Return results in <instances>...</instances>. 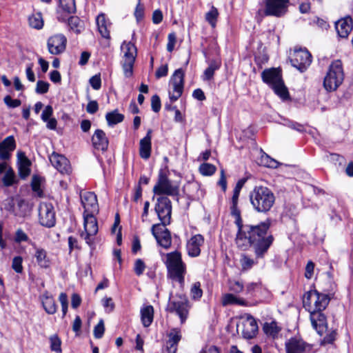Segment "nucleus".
<instances>
[{"mask_svg":"<svg viewBox=\"0 0 353 353\" xmlns=\"http://www.w3.org/2000/svg\"><path fill=\"white\" fill-rule=\"evenodd\" d=\"M50 84L43 81H38L37 83V86L35 91L38 94H45L48 92L49 90Z\"/></svg>","mask_w":353,"mask_h":353,"instance_id":"obj_54","label":"nucleus"},{"mask_svg":"<svg viewBox=\"0 0 353 353\" xmlns=\"http://www.w3.org/2000/svg\"><path fill=\"white\" fill-rule=\"evenodd\" d=\"M35 257L39 265L43 268H48L50 267V261L47 256V252L45 250L38 248L35 252Z\"/></svg>","mask_w":353,"mask_h":353,"instance_id":"obj_35","label":"nucleus"},{"mask_svg":"<svg viewBox=\"0 0 353 353\" xmlns=\"http://www.w3.org/2000/svg\"><path fill=\"white\" fill-rule=\"evenodd\" d=\"M167 309L170 312H175L181 319L183 323L187 319L188 314V301L185 295L176 294L170 297Z\"/></svg>","mask_w":353,"mask_h":353,"instance_id":"obj_10","label":"nucleus"},{"mask_svg":"<svg viewBox=\"0 0 353 353\" xmlns=\"http://www.w3.org/2000/svg\"><path fill=\"white\" fill-rule=\"evenodd\" d=\"M52 165L61 174H70L71 167L69 161L63 155L52 153L50 157Z\"/></svg>","mask_w":353,"mask_h":353,"instance_id":"obj_21","label":"nucleus"},{"mask_svg":"<svg viewBox=\"0 0 353 353\" xmlns=\"http://www.w3.org/2000/svg\"><path fill=\"white\" fill-rule=\"evenodd\" d=\"M184 86V72L181 68L175 70L170 81L169 97L176 101L182 95Z\"/></svg>","mask_w":353,"mask_h":353,"instance_id":"obj_12","label":"nucleus"},{"mask_svg":"<svg viewBox=\"0 0 353 353\" xmlns=\"http://www.w3.org/2000/svg\"><path fill=\"white\" fill-rule=\"evenodd\" d=\"M323 311L310 312V321L314 329L319 335H323L327 330V322Z\"/></svg>","mask_w":353,"mask_h":353,"instance_id":"obj_22","label":"nucleus"},{"mask_svg":"<svg viewBox=\"0 0 353 353\" xmlns=\"http://www.w3.org/2000/svg\"><path fill=\"white\" fill-rule=\"evenodd\" d=\"M190 293L192 299L199 300L203 295V290L201 288L200 282H195L192 284Z\"/></svg>","mask_w":353,"mask_h":353,"instance_id":"obj_44","label":"nucleus"},{"mask_svg":"<svg viewBox=\"0 0 353 353\" xmlns=\"http://www.w3.org/2000/svg\"><path fill=\"white\" fill-rule=\"evenodd\" d=\"M243 325L242 334L245 339H251L256 335L259 327L256 320L252 316H248Z\"/></svg>","mask_w":353,"mask_h":353,"instance_id":"obj_25","label":"nucleus"},{"mask_svg":"<svg viewBox=\"0 0 353 353\" xmlns=\"http://www.w3.org/2000/svg\"><path fill=\"white\" fill-rule=\"evenodd\" d=\"M231 214L235 218L234 223L238 228L235 238L237 247L246 250L252 246L256 257H263L274 240L273 236L268 232L270 225V222H263L256 225L244 224L237 204H232Z\"/></svg>","mask_w":353,"mask_h":353,"instance_id":"obj_1","label":"nucleus"},{"mask_svg":"<svg viewBox=\"0 0 353 353\" xmlns=\"http://www.w3.org/2000/svg\"><path fill=\"white\" fill-rule=\"evenodd\" d=\"M218 16V10L214 6H212L211 9L205 14V20L212 28H214L216 26Z\"/></svg>","mask_w":353,"mask_h":353,"instance_id":"obj_40","label":"nucleus"},{"mask_svg":"<svg viewBox=\"0 0 353 353\" xmlns=\"http://www.w3.org/2000/svg\"><path fill=\"white\" fill-rule=\"evenodd\" d=\"M81 204L84 208L83 214H94L99 211V205L96 194L92 192H85L81 194Z\"/></svg>","mask_w":353,"mask_h":353,"instance_id":"obj_19","label":"nucleus"},{"mask_svg":"<svg viewBox=\"0 0 353 353\" xmlns=\"http://www.w3.org/2000/svg\"><path fill=\"white\" fill-rule=\"evenodd\" d=\"M229 290L234 293H240L243 290V284L239 281H230L229 282Z\"/></svg>","mask_w":353,"mask_h":353,"instance_id":"obj_49","label":"nucleus"},{"mask_svg":"<svg viewBox=\"0 0 353 353\" xmlns=\"http://www.w3.org/2000/svg\"><path fill=\"white\" fill-rule=\"evenodd\" d=\"M105 327L103 319H101L94 328V336L96 339H101L104 334Z\"/></svg>","mask_w":353,"mask_h":353,"instance_id":"obj_50","label":"nucleus"},{"mask_svg":"<svg viewBox=\"0 0 353 353\" xmlns=\"http://www.w3.org/2000/svg\"><path fill=\"white\" fill-rule=\"evenodd\" d=\"M167 50L170 52L174 50L176 42V37L174 32L170 33L168 37Z\"/></svg>","mask_w":353,"mask_h":353,"instance_id":"obj_56","label":"nucleus"},{"mask_svg":"<svg viewBox=\"0 0 353 353\" xmlns=\"http://www.w3.org/2000/svg\"><path fill=\"white\" fill-rule=\"evenodd\" d=\"M152 133V130L149 129L146 135L139 142V155L145 160L148 159L151 155Z\"/></svg>","mask_w":353,"mask_h":353,"instance_id":"obj_24","label":"nucleus"},{"mask_svg":"<svg viewBox=\"0 0 353 353\" xmlns=\"http://www.w3.org/2000/svg\"><path fill=\"white\" fill-rule=\"evenodd\" d=\"M90 83L94 90H98L101 86L100 74H96L90 79Z\"/></svg>","mask_w":353,"mask_h":353,"instance_id":"obj_57","label":"nucleus"},{"mask_svg":"<svg viewBox=\"0 0 353 353\" xmlns=\"http://www.w3.org/2000/svg\"><path fill=\"white\" fill-rule=\"evenodd\" d=\"M145 269V265L143 261L141 259H138L134 262V270L137 276L143 274Z\"/></svg>","mask_w":353,"mask_h":353,"instance_id":"obj_53","label":"nucleus"},{"mask_svg":"<svg viewBox=\"0 0 353 353\" xmlns=\"http://www.w3.org/2000/svg\"><path fill=\"white\" fill-rule=\"evenodd\" d=\"M181 339V331L174 328L170 330L168 334V340L167 341L168 353H176L177 350L178 343Z\"/></svg>","mask_w":353,"mask_h":353,"instance_id":"obj_28","label":"nucleus"},{"mask_svg":"<svg viewBox=\"0 0 353 353\" xmlns=\"http://www.w3.org/2000/svg\"><path fill=\"white\" fill-rule=\"evenodd\" d=\"M16 148V142L13 136L7 137L2 142H0V159L8 160L11 157V153Z\"/></svg>","mask_w":353,"mask_h":353,"instance_id":"obj_23","label":"nucleus"},{"mask_svg":"<svg viewBox=\"0 0 353 353\" xmlns=\"http://www.w3.org/2000/svg\"><path fill=\"white\" fill-rule=\"evenodd\" d=\"M314 270V263L310 261L307 262L305 267V276L307 279H310L313 276Z\"/></svg>","mask_w":353,"mask_h":353,"instance_id":"obj_60","label":"nucleus"},{"mask_svg":"<svg viewBox=\"0 0 353 353\" xmlns=\"http://www.w3.org/2000/svg\"><path fill=\"white\" fill-rule=\"evenodd\" d=\"M240 263L243 270H248L252 268L255 261L245 254H243L240 259Z\"/></svg>","mask_w":353,"mask_h":353,"instance_id":"obj_45","label":"nucleus"},{"mask_svg":"<svg viewBox=\"0 0 353 353\" xmlns=\"http://www.w3.org/2000/svg\"><path fill=\"white\" fill-rule=\"evenodd\" d=\"M103 305L105 308L106 311L110 312H112L114 307V304L112 302L111 298H105L102 300Z\"/></svg>","mask_w":353,"mask_h":353,"instance_id":"obj_64","label":"nucleus"},{"mask_svg":"<svg viewBox=\"0 0 353 353\" xmlns=\"http://www.w3.org/2000/svg\"><path fill=\"white\" fill-rule=\"evenodd\" d=\"M168 65H161L156 71L155 76L159 79L163 77H165L168 74Z\"/></svg>","mask_w":353,"mask_h":353,"instance_id":"obj_63","label":"nucleus"},{"mask_svg":"<svg viewBox=\"0 0 353 353\" xmlns=\"http://www.w3.org/2000/svg\"><path fill=\"white\" fill-rule=\"evenodd\" d=\"M39 221L41 225L52 228L56 223L54 206L51 203L41 202L39 206Z\"/></svg>","mask_w":353,"mask_h":353,"instance_id":"obj_13","label":"nucleus"},{"mask_svg":"<svg viewBox=\"0 0 353 353\" xmlns=\"http://www.w3.org/2000/svg\"><path fill=\"white\" fill-rule=\"evenodd\" d=\"M261 78L264 83L269 85L274 91L275 94L283 99L289 97L288 88L284 85L281 71L276 68H270L263 70L261 73Z\"/></svg>","mask_w":353,"mask_h":353,"instance_id":"obj_5","label":"nucleus"},{"mask_svg":"<svg viewBox=\"0 0 353 353\" xmlns=\"http://www.w3.org/2000/svg\"><path fill=\"white\" fill-rule=\"evenodd\" d=\"M41 300L45 311L49 314H54L57 310V305L53 297L48 292L41 296Z\"/></svg>","mask_w":353,"mask_h":353,"instance_id":"obj_32","label":"nucleus"},{"mask_svg":"<svg viewBox=\"0 0 353 353\" xmlns=\"http://www.w3.org/2000/svg\"><path fill=\"white\" fill-rule=\"evenodd\" d=\"M168 225L154 224L152 226V234L156 239L157 243L163 248L168 249L172 244L170 232L165 227Z\"/></svg>","mask_w":353,"mask_h":353,"instance_id":"obj_16","label":"nucleus"},{"mask_svg":"<svg viewBox=\"0 0 353 353\" xmlns=\"http://www.w3.org/2000/svg\"><path fill=\"white\" fill-rule=\"evenodd\" d=\"M99 110V105L97 101H90L86 107V111L90 114H94Z\"/></svg>","mask_w":353,"mask_h":353,"instance_id":"obj_61","label":"nucleus"},{"mask_svg":"<svg viewBox=\"0 0 353 353\" xmlns=\"http://www.w3.org/2000/svg\"><path fill=\"white\" fill-rule=\"evenodd\" d=\"M155 212L161 221L160 224L170 225L172 216V203L169 198L161 196L157 198L154 207Z\"/></svg>","mask_w":353,"mask_h":353,"instance_id":"obj_11","label":"nucleus"},{"mask_svg":"<svg viewBox=\"0 0 353 353\" xmlns=\"http://www.w3.org/2000/svg\"><path fill=\"white\" fill-rule=\"evenodd\" d=\"M22 262L23 259L21 256H17L13 258L12 263V268L17 273H21L23 272Z\"/></svg>","mask_w":353,"mask_h":353,"instance_id":"obj_48","label":"nucleus"},{"mask_svg":"<svg viewBox=\"0 0 353 353\" xmlns=\"http://www.w3.org/2000/svg\"><path fill=\"white\" fill-rule=\"evenodd\" d=\"M29 26L37 30H41L43 27V19L41 12L33 13L28 17Z\"/></svg>","mask_w":353,"mask_h":353,"instance_id":"obj_36","label":"nucleus"},{"mask_svg":"<svg viewBox=\"0 0 353 353\" xmlns=\"http://www.w3.org/2000/svg\"><path fill=\"white\" fill-rule=\"evenodd\" d=\"M68 26L71 30L79 34L84 29V23L78 17L72 16L68 19Z\"/></svg>","mask_w":353,"mask_h":353,"instance_id":"obj_37","label":"nucleus"},{"mask_svg":"<svg viewBox=\"0 0 353 353\" xmlns=\"http://www.w3.org/2000/svg\"><path fill=\"white\" fill-rule=\"evenodd\" d=\"M221 303L224 306L228 305H245V301L237 297L233 294L228 293L223 295Z\"/></svg>","mask_w":353,"mask_h":353,"instance_id":"obj_34","label":"nucleus"},{"mask_svg":"<svg viewBox=\"0 0 353 353\" xmlns=\"http://www.w3.org/2000/svg\"><path fill=\"white\" fill-rule=\"evenodd\" d=\"M14 241L17 243L27 242L29 240L28 236L21 229H18L14 235Z\"/></svg>","mask_w":353,"mask_h":353,"instance_id":"obj_55","label":"nucleus"},{"mask_svg":"<svg viewBox=\"0 0 353 353\" xmlns=\"http://www.w3.org/2000/svg\"><path fill=\"white\" fill-rule=\"evenodd\" d=\"M83 228L84 232H81V236L93 249L95 245V236L99 230L97 221L94 214H83Z\"/></svg>","mask_w":353,"mask_h":353,"instance_id":"obj_9","label":"nucleus"},{"mask_svg":"<svg viewBox=\"0 0 353 353\" xmlns=\"http://www.w3.org/2000/svg\"><path fill=\"white\" fill-rule=\"evenodd\" d=\"M164 263L167 268L168 276L181 285L184 283L186 265L182 260L181 253L174 251L164 254Z\"/></svg>","mask_w":353,"mask_h":353,"instance_id":"obj_2","label":"nucleus"},{"mask_svg":"<svg viewBox=\"0 0 353 353\" xmlns=\"http://www.w3.org/2000/svg\"><path fill=\"white\" fill-rule=\"evenodd\" d=\"M344 80V72L341 60L331 63L323 79V87L327 92H333L342 84Z\"/></svg>","mask_w":353,"mask_h":353,"instance_id":"obj_6","label":"nucleus"},{"mask_svg":"<svg viewBox=\"0 0 353 353\" xmlns=\"http://www.w3.org/2000/svg\"><path fill=\"white\" fill-rule=\"evenodd\" d=\"M6 105L10 108H17L21 105V101L19 99H13L10 95H7L3 98Z\"/></svg>","mask_w":353,"mask_h":353,"instance_id":"obj_52","label":"nucleus"},{"mask_svg":"<svg viewBox=\"0 0 353 353\" xmlns=\"http://www.w3.org/2000/svg\"><path fill=\"white\" fill-rule=\"evenodd\" d=\"M17 159L19 165V174L21 178L26 179L30 174V166L31 163L23 152H17Z\"/></svg>","mask_w":353,"mask_h":353,"instance_id":"obj_27","label":"nucleus"},{"mask_svg":"<svg viewBox=\"0 0 353 353\" xmlns=\"http://www.w3.org/2000/svg\"><path fill=\"white\" fill-rule=\"evenodd\" d=\"M290 62L293 67L301 72H304L312 63V55L305 48L295 49L290 58Z\"/></svg>","mask_w":353,"mask_h":353,"instance_id":"obj_14","label":"nucleus"},{"mask_svg":"<svg viewBox=\"0 0 353 353\" xmlns=\"http://www.w3.org/2000/svg\"><path fill=\"white\" fill-rule=\"evenodd\" d=\"M50 347L52 351L57 352H61V340L59 338L54 335L50 337Z\"/></svg>","mask_w":353,"mask_h":353,"instance_id":"obj_51","label":"nucleus"},{"mask_svg":"<svg viewBox=\"0 0 353 353\" xmlns=\"http://www.w3.org/2000/svg\"><path fill=\"white\" fill-rule=\"evenodd\" d=\"M286 353H310L312 346L299 336L292 337L285 342Z\"/></svg>","mask_w":353,"mask_h":353,"instance_id":"obj_18","label":"nucleus"},{"mask_svg":"<svg viewBox=\"0 0 353 353\" xmlns=\"http://www.w3.org/2000/svg\"><path fill=\"white\" fill-rule=\"evenodd\" d=\"M92 142L94 148L98 150L105 151L108 147V139L102 130H97L92 137Z\"/></svg>","mask_w":353,"mask_h":353,"instance_id":"obj_26","label":"nucleus"},{"mask_svg":"<svg viewBox=\"0 0 353 353\" xmlns=\"http://www.w3.org/2000/svg\"><path fill=\"white\" fill-rule=\"evenodd\" d=\"M105 119L109 125H116L123 121L124 116L120 114L117 110H114L110 112H108L105 115Z\"/></svg>","mask_w":353,"mask_h":353,"instance_id":"obj_39","label":"nucleus"},{"mask_svg":"<svg viewBox=\"0 0 353 353\" xmlns=\"http://www.w3.org/2000/svg\"><path fill=\"white\" fill-rule=\"evenodd\" d=\"M67 38L63 34H56L48 39L47 48L50 54L59 55L66 48Z\"/></svg>","mask_w":353,"mask_h":353,"instance_id":"obj_17","label":"nucleus"},{"mask_svg":"<svg viewBox=\"0 0 353 353\" xmlns=\"http://www.w3.org/2000/svg\"><path fill=\"white\" fill-rule=\"evenodd\" d=\"M123 54L121 65L125 77H130L133 74V66L137 54L135 45L130 41H123L121 46Z\"/></svg>","mask_w":353,"mask_h":353,"instance_id":"obj_8","label":"nucleus"},{"mask_svg":"<svg viewBox=\"0 0 353 353\" xmlns=\"http://www.w3.org/2000/svg\"><path fill=\"white\" fill-rule=\"evenodd\" d=\"M336 30L339 37L346 38L352 29V21L350 17H345L339 20L335 25Z\"/></svg>","mask_w":353,"mask_h":353,"instance_id":"obj_29","label":"nucleus"},{"mask_svg":"<svg viewBox=\"0 0 353 353\" xmlns=\"http://www.w3.org/2000/svg\"><path fill=\"white\" fill-rule=\"evenodd\" d=\"M141 320L145 327H149L154 319V308L150 305H143L140 310Z\"/></svg>","mask_w":353,"mask_h":353,"instance_id":"obj_33","label":"nucleus"},{"mask_svg":"<svg viewBox=\"0 0 353 353\" xmlns=\"http://www.w3.org/2000/svg\"><path fill=\"white\" fill-rule=\"evenodd\" d=\"M98 30L101 35L105 39H110V23L103 13L99 14L96 19Z\"/></svg>","mask_w":353,"mask_h":353,"instance_id":"obj_30","label":"nucleus"},{"mask_svg":"<svg viewBox=\"0 0 353 353\" xmlns=\"http://www.w3.org/2000/svg\"><path fill=\"white\" fill-rule=\"evenodd\" d=\"M199 170L203 176H212L215 173L216 168L213 164L203 163L200 165Z\"/></svg>","mask_w":353,"mask_h":353,"instance_id":"obj_41","label":"nucleus"},{"mask_svg":"<svg viewBox=\"0 0 353 353\" xmlns=\"http://www.w3.org/2000/svg\"><path fill=\"white\" fill-rule=\"evenodd\" d=\"M185 188L189 196L192 199L199 200L205 195L204 190L201 188V184L196 181L189 183Z\"/></svg>","mask_w":353,"mask_h":353,"instance_id":"obj_31","label":"nucleus"},{"mask_svg":"<svg viewBox=\"0 0 353 353\" xmlns=\"http://www.w3.org/2000/svg\"><path fill=\"white\" fill-rule=\"evenodd\" d=\"M263 329L267 335L272 338H275L281 331V328L278 326L277 323L274 321L270 323H265Z\"/></svg>","mask_w":353,"mask_h":353,"instance_id":"obj_38","label":"nucleus"},{"mask_svg":"<svg viewBox=\"0 0 353 353\" xmlns=\"http://www.w3.org/2000/svg\"><path fill=\"white\" fill-rule=\"evenodd\" d=\"M152 109L154 112H158L161 109V100L158 95L155 94L151 99Z\"/></svg>","mask_w":353,"mask_h":353,"instance_id":"obj_58","label":"nucleus"},{"mask_svg":"<svg viewBox=\"0 0 353 353\" xmlns=\"http://www.w3.org/2000/svg\"><path fill=\"white\" fill-rule=\"evenodd\" d=\"M52 113L53 109L52 106L47 105L41 114L42 120L43 121H47L49 119H50V117L52 116Z\"/></svg>","mask_w":353,"mask_h":353,"instance_id":"obj_62","label":"nucleus"},{"mask_svg":"<svg viewBox=\"0 0 353 353\" xmlns=\"http://www.w3.org/2000/svg\"><path fill=\"white\" fill-rule=\"evenodd\" d=\"M33 63H29L26 66V74L28 80L30 82L35 81V75L33 72Z\"/></svg>","mask_w":353,"mask_h":353,"instance_id":"obj_59","label":"nucleus"},{"mask_svg":"<svg viewBox=\"0 0 353 353\" xmlns=\"http://www.w3.org/2000/svg\"><path fill=\"white\" fill-rule=\"evenodd\" d=\"M289 3V0H265L264 13L266 16L281 17L287 12Z\"/></svg>","mask_w":353,"mask_h":353,"instance_id":"obj_15","label":"nucleus"},{"mask_svg":"<svg viewBox=\"0 0 353 353\" xmlns=\"http://www.w3.org/2000/svg\"><path fill=\"white\" fill-rule=\"evenodd\" d=\"M330 302L328 295L316 290L307 292L303 298V307L309 312L323 311Z\"/></svg>","mask_w":353,"mask_h":353,"instance_id":"obj_7","label":"nucleus"},{"mask_svg":"<svg viewBox=\"0 0 353 353\" xmlns=\"http://www.w3.org/2000/svg\"><path fill=\"white\" fill-rule=\"evenodd\" d=\"M60 6L69 13L74 12L76 10L74 0H59Z\"/></svg>","mask_w":353,"mask_h":353,"instance_id":"obj_43","label":"nucleus"},{"mask_svg":"<svg viewBox=\"0 0 353 353\" xmlns=\"http://www.w3.org/2000/svg\"><path fill=\"white\" fill-rule=\"evenodd\" d=\"M3 183L5 186H10L14 182V173L12 169L8 170L3 177Z\"/></svg>","mask_w":353,"mask_h":353,"instance_id":"obj_47","label":"nucleus"},{"mask_svg":"<svg viewBox=\"0 0 353 353\" xmlns=\"http://www.w3.org/2000/svg\"><path fill=\"white\" fill-rule=\"evenodd\" d=\"M41 179L39 176H34L32 179L31 187L32 191L41 197L43 196V191L41 188Z\"/></svg>","mask_w":353,"mask_h":353,"instance_id":"obj_42","label":"nucleus"},{"mask_svg":"<svg viewBox=\"0 0 353 353\" xmlns=\"http://www.w3.org/2000/svg\"><path fill=\"white\" fill-rule=\"evenodd\" d=\"M204 237L201 234L192 236L187 242L188 254L191 257H196L201 254V247L204 244Z\"/></svg>","mask_w":353,"mask_h":353,"instance_id":"obj_20","label":"nucleus"},{"mask_svg":"<svg viewBox=\"0 0 353 353\" xmlns=\"http://www.w3.org/2000/svg\"><path fill=\"white\" fill-rule=\"evenodd\" d=\"M250 200L252 205L257 212H267L274 204L275 196L268 187L259 185L254 187L250 192Z\"/></svg>","mask_w":353,"mask_h":353,"instance_id":"obj_3","label":"nucleus"},{"mask_svg":"<svg viewBox=\"0 0 353 353\" xmlns=\"http://www.w3.org/2000/svg\"><path fill=\"white\" fill-rule=\"evenodd\" d=\"M169 171L160 170L158 180L153 188V192L157 195L178 196L180 190V181H172L168 178Z\"/></svg>","mask_w":353,"mask_h":353,"instance_id":"obj_4","label":"nucleus"},{"mask_svg":"<svg viewBox=\"0 0 353 353\" xmlns=\"http://www.w3.org/2000/svg\"><path fill=\"white\" fill-rule=\"evenodd\" d=\"M261 163L264 166L271 168H276L279 165V163L276 160L272 159L267 154L261 157Z\"/></svg>","mask_w":353,"mask_h":353,"instance_id":"obj_46","label":"nucleus"}]
</instances>
